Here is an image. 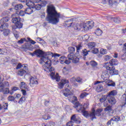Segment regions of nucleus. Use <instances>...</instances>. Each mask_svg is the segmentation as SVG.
Here are the masks:
<instances>
[{
    "mask_svg": "<svg viewBox=\"0 0 126 126\" xmlns=\"http://www.w3.org/2000/svg\"><path fill=\"white\" fill-rule=\"evenodd\" d=\"M109 63L110 65H109V63H103L104 67H106L107 68V66H109V67H115L114 65H118V60L116 59H112L109 62Z\"/></svg>",
    "mask_w": 126,
    "mask_h": 126,
    "instance_id": "nucleus-10",
    "label": "nucleus"
},
{
    "mask_svg": "<svg viewBox=\"0 0 126 126\" xmlns=\"http://www.w3.org/2000/svg\"><path fill=\"white\" fill-rule=\"evenodd\" d=\"M46 4H47V2L46 1H42L40 3L41 7H42L43 6H46Z\"/></svg>",
    "mask_w": 126,
    "mask_h": 126,
    "instance_id": "nucleus-53",
    "label": "nucleus"
},
{
    "mask_svg": "<svg viewBox=\"0 0 126 126\" xmlns=\"http://www.w3.org/2000/svg\"><path fill=\"white\" fill-rule=\"evenodd\" d=\"M64 58V57H61L60 58V62L61 63H64L65 61H64V60H63Z\"/></svg>",
    "mask_w": 126,
    "mask_h": 126,
    "instance_id": "nucleus-55",
    "label": "nucleus"
},
{
    "mask_svg": "<svg viewBox=\"0 0 126 126\" xmlns=\"http://www.w3.org/2000/svg\"><path fill=\"white\" fill-rule=\"evenodd\" d=\"M105 83H107V86L109 87H115L116 86V83L111 80H108Z\"/></svg>",
    "mask_w": 126,
    "mask_h": 126,
    "instance_id": "nucleus-23",
    "label": "nucleus"
},
{
    "mask_svg": "<svg viewBox=\"0 0 126 126\" xmlns=\"http://www.w3.org/2000/svg\"><path fill=\"white\" fill-rule=\"evenodd\" d=\"M65 24L67 27H71V25H72V21L70 20L66 21Z\"/></svg>",
    "mask_w": 126,
    "mask_h": 126,
    "instance_id": "nucleus-39",
    "label": "nucleus"
},
{
    "mask_svg": "<svg viewBox=\"0 0 126 126\" xmlns=\"http://www.w3.org/2000/svg\"><path fill=\"white\" fill-rule=\"evenodd\" d=\"M44 70L45 71H47V72H49V71L51 72L50 75L51 78L53 79V80H56L57 82H59V81L61 80L60 76H59V74L57 73L56 75V73L54 71V70H55V68L53 67H46V69H44Z\"/></svg>",
    "mask_w": 126,
    "mask_h": 126,
    "instance_id": "nucleus-6",
    "label": "nucleus"
},
{
    "mask_svg": "<svg viewBox=\"0 0 126 126\" xmlns=\"http://www.w3.org/2000/svg\"><path fill=\"white\" fill-rule=\"evenodd\" d=\"M106 69L110 71L111 75H118L119 74V70L116 69L115 67H106Z\"/></svg>",
    "mask_w": 126,
    "mask_h": 126,
    "instance_id": "nucleus-11",
    "label": "nucleus"
},
{
    "mask_svg": "<svg viewBox=\"0 0 126 126\" xmlns=\"http://www.w3.org/2000/svg\"><path fill=\"white\" fill-rule=\"evenodd\" d=\"M74 30H77V31H80V26L77 25H74L73 26Z\"/></svg>",
    "mask_w": 126,
    "mask_h": 126,
    "instance_id": "nucleus-50",
    "label": "nucleus"
},
{
    "mask_svg": "<svg viewBox=\"0 0 126 126\" xmlns=\"http://www.w3.org/2000/svg\"><path fill=\"white\" fill-rule=\"evenodd\" d=\"M68 51L70 54L68 55H70V56H74V53L75 52V48L73 47H69L68 48Z\"/></svg>",
    "mask_w": 126,
    "mask_h": 126,
    "instance_id": "nucleus-24",
    "label": "nucleus"
},
{
    "mask_svg": "<svg viewBox=\"0 0 126 126\" xmlns=\"http://www.w3.org/2000/svg\"><path fill=\"white\" fill-rule=\"evenodd\" d=\"M23 65L21 63H19L16 66V69H19V68H21L22 67Z\"/></svg>",
    "mask_w": 126,
    "mask_h": 126,
    "instance_id": "nucleus-59",
    "label": "nucleus"
},
{
    "mask_svg": "<svg viewBox=\"0 0 126 126\" xmlns=\"http://www.w3.org/2000/svg\"><path fill=\"white\" fill-rule=\"evenodd\" d=\"M66 83H69V81L68 80L62 79L61 82L58 84L59 88L60 89H63V86H64V84H66Z\"/></svg>",
    "mask_w": 126,
    "mask_h": 126,
    "instance_id": "nucleus-18",
    "label": "nucleus"
},
{
    "mask_svg": "<svg viewBox=\"0 0 126 126\" xmlns=\"http://www.w3.org/2000/svg\"><path fill=\"white\" fill-rule=\"evenodd\" d=\"M102 33L103 32L102 31V30H101L99 28H98L95 32V34H96V35H97V36H100V35H102Z\"/></svg>",
    "mask_w": 126,
    "mask_h": 126,
    "instance_id": "nucleus-38",
    "label": "nucleus"
},
{
    "mask_svg": "<svg viewBox=\"0 0 126 126\" xmlns=\"http://www.w3.org/2000/svg\"><path fill=\"white\" fill-rule=\"evenodd\" d=\"M18 74L20 75V76H23V75L29 74L27 73V71H26L25 70L21 69V70L18 71Z\"/></svg>",
    "mask_w": 126,
    "mask_h": 126,
    "instance_id": "nucleus-26",
    "label": "nucleus"
},
{
    "mask_svg": "<svg viewBox=\"0 0 126 126\" xmlns=\"http://www.w3.org/2000/svg\"><path fill=\"white\" fill-rule=\"evenodd\" d=\"M104 2L103 3H107V2H108L109 4H114L115 2H117V1L114 0H102Z\"/></svg>",
    "mask_w": 126,
    "mask_h": 126,
    "instance_id": "nucleus-34",
    "label": "nucleus"
},
{
    "mask_svg": "<svg viewBox=\"0 0 126 126\" xmlns=\"http://www.w3.org/2000/svg\"><path fill=\"white\" fill-rule=\"evenodd\" d=\"M55 123L53 122H51L49 123V126H55Z\"/></svg>",
    "mask_w": 126,
    "mask_h": 126,
    "instance_id": "nucleus-62",
    "label": "nucleus"
},
{
    "mask_svg": "<svg viewBox=\"0 0 126 126\" xmlns=\"http://www.w3.org/2000/svg\"><path fill=\"white\" fill-rule=\"evenodd\" d=\"M12 6L15 10H20L22 8H23V5L21 3L15 4V2H13L12 4Z\"/></svg>",
    "mask_w": 126,
    "mask_h": 126,
    "instance_id": "nucleus-17",
    "label": "nucleus"
},
{
    "mask_svg": "<svg viewBox=\"0 0 126 126\" xmlns=\"http://www.w3.org/2000/svg\"><path fill=\"white\" fill-rule=\"evenodd\" d=\"M25 102V97L22 96L18 101L19 104H22Z\"/></svg>",
    "mask_w": 126,
    "mask_h": 126,
    "instance_id": "nucleus-44",
    "label": "nucleus"
},
{
    "mask_svg": "<svg viewBox=\"0 0 126 126\" xmlns=\"http://www.w3.org/2000/svg\"><path fill=\"white\" fill-rule=\"evenodd\" d=\"M103 112V109L99 108L96 110L95 111V115L96 116H97L98 117H100L101 116V113Z\"/></svg>",
    "mask_w": 126,
    "mask_h": 126,
    "instance_id": "nucleus-36",
    "label": "nucleus"
},
{
    "mask_svg": "<svg viewBox=\"0 0 126 126\" xmlns=\"http://www.w3.org/2000/svg\"><path fill=\"white\" fill-rule=\"evenodd\" d=\"M9 21V18L8 17H5L2 18L0 20V31L1 32H3V34L4 36H8L10 33V30L7 29L8 27V24L6 22Z\"/></svg>",
    "mask_w": 126,
    "mask_h": 126,
    "instance_id": "nucleus-5",
    "label": "nucleus"
},
{
    "mask_svg": "<svg viewBox=\"0 0 126 126\" xmlns=\"http://www.w3.org/2000/svg\"><path fill=\"white\" fill-rule=\"evenodd\" d=\"M89 53H91V51H90V50H87L86 49H84V50H83L82 54L84 57H86Z\"/></svg>",
    "mask_w": 126,
    "mask_h": 126,
    "instance_id": "nucleus-33",
    "label": "nucleus"
},
{
    "mask_svg": "<svg viewBox=\"0 0 126 126\" xmlns=\"http://www.w3.org/2000/svg\"><path fill=\"white\" fill-rule=\"evenodd\" d=\"M111 59H112V57L108 55H105L104 56V61H110V60H111Z\"/></svg>",
    "mask_w": 126,
    "mask_h": 126,
    "instance_id": "nucleus-48",
    "label": "nucleus"
},
{
    "mask_svg": "<svg viewBox=\"0 0 126 126\" xmlns=\"http://www.w3.org/2000/svg\"><path fill=\"white\" fill-rule=\"evenodd\" d=\"M29 55L31 56H32V57H34L35 55L38 57V56H42L43 54V51L40 50V49H37L36 51H34L33 53L31 52H29Z\"/></svg>",
    "mask_w": 126,
    "mask_h": 126,
    "instance_id": "nucleus-16",
    "label": "nucleus"
},
{
    "mask_svg": "<svg viewBox=\"0 0 126 126\" xmlns=\"http://www.w3.org/2000/svg\"><path fill=\"white\" fill-rule=\"evenodd\" d=\"M41 7H42V6H41L40 4H35V3H34V5L32 6V8L33 9V11H35V10H40Z\"/></svg>",
    "mask_w": 126,
    "mask_h": 126,
    "instance_id": "nucleus-22",
    "label": "nucleus"
},
{
    "mask_svg": "<svg viewBox=\"0 0 126 126\" xmlns=\"http://www.w3.org/2000/svg\"><path fill=\"white\" fill-rule=\"evenodd\" d=\"M76 48L77 49L76 54H78L79 53V51L82 49V46H81V45L79 44V45L76 46Z\"/></svg>",
    "mask_w": 126,
    "mask_h": 126,
    "instance_id": "nucleus-47",
    "label": "nucleus"
},
{
    "mask_svg": "<svg viewBox=\"0 0 126 126\" xmlns=\"http://www.w3.org/2000/svg\"><path fill=\"white\" fill-rule=\"evenodd\" d=\"M43 53L41 56L37 55V57L41 58V62H40V64H42L43 63H45L46 66H48L47 67H51L52 66V61L49 59V57L55 58L61 57V55L57 53L53 54L52 52H45L43 51Z\"/></svg>",
    "mask_w": 126,
    "mask_h": 126,
    "instance_id": "nucleus-2",
    "label": "nucleus"
},
{
    "mask_svg": "<svg viewBox=\"0 0 126 126\" xmlns=\"http://www.w3.org/2000/svg\"><path fill=\"white\" fill-rule=\"evenodd\" d=\"M12 22L14 23L15 26H12V28L13 30L15 29H20L22 28L23 24L21 23V18L20 17H14L12 19Z\"/></svg>",
    "mask_w": 126,
    "mask_h": 126,
    "instance_id": "nucleus-7",
    "label": "nucleus"
},
{
    "mask_svg": "<svg viewBox=\"0 0 126 126\" xmlns=\"http://www.w3.org/2000/svg\"><path fill=\"white\" fill-rule=\"evenodd\" d=\"M26 85V84L25 83V82H21V87H24V86H25Z\"/></svg>",
    "mask_w": 126,
    "mask_h": 126,
    "instance_id": "nucleus-63",
    "label": "nucleus"
},
{
    "mask_svg": "<svg viewBox=\"0 0 126 126\" xmlns=\"http://www.w3.org/2000/svg\"><path fill=\"white\" fill-rule=\"evenodd\" d=\"M26 41V38H21L20 40L17 41V43L19 45H21V44H23L24 42Z\"/></svg>",
    "mask_w": 126,
    "mask_h": 126,
    "instance_id": "nucleus-41",
    "label": "nucleus"
},
{
    "mask_svg": "<svg viewBox=\"0 0 126 126\" xmlns=\"http://www.w3.org/2000/svg\"><path fill=\"white\" fill-rule=\"evenodd\" d=\"M101 78L103 79L104 81H97L94 83V85L99 84V83H103V82H106L109 80V74H108V71H104L102 72L101 75Z\"/></svg>",
    "mask_w": 126,
    "mask_h": 126,
    "instance_id": "nucleus-9",
    "label": "nucleus"
},
{
    "mask_svg": "<svg viewBox=\"0 0 126 126\" xmlns=\"http://www.w3.org/2000/svg\"><path fill=\"white\" fill-rule=\"evenodd\" d=\"M100 54L101 55H106V54H107L108 53V52L107 51L106 49H104L103 48H101L100 49Z\"/></svg>",
    "mask_w": 126,
    "mask_h": 126,
    "instance_id": "nucleus-43",
    "label": "nucleus"
},
{
    "mask_svg": "<svg viewBox=\"0 0 126 126\" xmlns=\"http://www.w3.org/2000/svg\"><path fill=\"white\" fill-rule=\"evenodd\" d=\"M89 48L92 50L94 48H95V42H91L89 44Z\"/></svg>",
    "mask_w": 126,
    "mask_h": 126,
    "instance_id": "nucleus-40",
    "label": "nucleus"
},
{
    "mask_svg": "<svg viewBox=\"0 0 126 126\" xmlns=\"http://www.w3.org/2000/svg\"><path fill=\"white\" fill-rule=\"evenodd\" d=\"M67 58L68 60L72 61V63H77L79 62V58L75 57V55H68Z\"/></svg>",
    "mask_w": 126,
    "mask_h": 126,
    "instance_id": "nucleus-14",
    "label": "nucleus"
},
{
    "mask_svg": "<svg viewBox=\"0 0 126 126\" xmlns=\"http://www.w3.org/2000/svg\"><path fill=\"white\" fill-rule=\"evenodd\" d=\"M90 24V21L88 22V25H84L83 26V28L85 30H89L90 29H92V26L89 25Z\"/></svg>",
    "mask_w": 126,
    "mask_h": 126,
    "instance_id": "nucleus-32",
    "label": "nucleus"
},
{
    "mask_svg": "<svg viewBox=\"0 0 126 126\" xmlns=\"http://www.w3.org/2000/svg\"><path fill=\"white\" fill-rule=\"evenodd\" d=\"M70 121L66 123V126H73V124H80L81 121L80 118L77 116L76 114H74L71 116Z\"/></svg>",
    "mask_w": 126,
    "mask_h": 126,
    "instance_id": "nucleus-8",
    "label": "nucleus"
},
{
    "mask_svg": "<svg viewBox=\"0 0 126 126\" xmlns=\"http://www.w3.org/2000/svg\"><path fill=\"white\" fill-rule=\"evenodd\" d=\"M108 99V95H102V97L100 98L99 101L101 103L104 102L103 105L104 107H107L108 105V103L106 102V100Z\"/></svg>",
    "mask_w": 126,
    "mask_h": 126,
    "instance_id": "nucleus-20",
    "label": "nucleus"
},
{
    "mask_svg": "<svg viewBox=\"0 0 126 126\" xmlns=\"http://www.w3.org/2000/svg\"><path fill=\"white\" fill-rule=\"evenodd\" d=\"M8 86H9V83L7 81L0 82V92H1L3 94L12 95L15 91L18 90V88L14 87L12 88L11 90L9 91V88H6Z\"/></svg>",
    "mask_w": 126,
    "mask_h": 126,
    "instance_id": "nucleus-4",
    "label": "nucleus"
},
{
    "mask_svg": "<svg viewBox=\"0 0 126 126\" xmlns=\"http://www.w3.org/2000/svg\"><path fill=\"white\" fill-rule=\"evenodd\" d=\"M89 106V103L87 102L82 105L79 103V102H76L74 103L73 107L76 109L78 113H82L83 116L86 118V119H89V112L86 111L87 109H88Z\"/></svg>",
    "mask_w": 126,
    "mask_h": 126,
    "instance_id": "nucleus-3",
    "label": "nucleus"
},
{
    "mask_svg": "<svg viewBox=\"0 0 126 126\" xmlns=\"http://www.w3.org/2000/svg\"><path fill=\"white\" fill-rule=\"evenodd\" d=\"M103 90V85H98L96 88V91L97 92H101Z\"/></svg>",
    "mask_w": 126,
    "mask_h": 126,
    "instance_id": "nucleus-35",
    "label": "nucleus"
},
{
    "mask_svg": "<svg viewBox=\"0 0 126 126\" xmlns=\"http://www.w3.org/2000/svg\"><path fill=\"white\" fill-rule=\"evenodd\" d=\"M121 60L123 62H126V54L124 53L121 56Z\"/></svg>",
    "mask_w": 126,
    "mask_h": 126,
    "instance_id": "nucleus-45",
    "label": "nucleus"
},
{
    "mask_svg": "<svg viewBox=\"0 0 126 126\" xmlns=\"http://www.w3.org/2000/svg\"><path fill=\"white\" fill-rule=\"evenodd\" d=\"M123 52H126V43L124 44V47L123 49Z\"/></svg>",
    "mask_w": 126,
    "mask_h": 126,
    "instance_id": "nucleus-64",
    "label": "nucleus"
},
{
    "mask_svg": "<svg viewBox=\"0 0 126 126\" xmlns=\"http://www.w3.org/2000/svg\"><path fill=\"white\" fill-rule=\"evenodd\" d=\"M36 41L39 44H44V45H46V44H47V42H46V41H45L44 40H43V39L40 37H37Z\"/></svg>",
    "mask_w": 126,
    "mask_h": 126,
    "instance_id": "nucleus-31",
    "label": "nucleus"
},
{
    "mask_svg": "<svg viewBox=\"0 0 126 126\" xmlns=\"http://www.w3.org/2000/svg\"><path fill=\"white\" fill-rule=\"evenodd\" d=\"M47 16L46 18V20L48 22V23L53 25H57L60 22L61 13L57 11L56 7L54 5H50L47 6Z\"/></svg>",
    "mask_w": 126,
    "mask_h": 126,
    "instance_id": "nucleus-1",
    "label": "nucleus"
},
{
    "mask_svg": "<svg viewBox=\"0 0 126 126\" xmlns=\"http://www.w3.org/2000/svg\"><path fill=\"white\" fill-rule=\"evenodd\" d=\"M23 88H24L25 89H26L27 91H30V88L28 86H27V84H26L25 86L23 87Z\"/></svg>",
    "mask_w": 126,
    "mask_h": 126,
    "instance_id": "nucleus-58",
    "label": "nucleus"
},
{
    "mask_svg": "<svg viewBox=\"0 0 126 126\" xmlns=\"http://www.w3.org/2000/svg\"><path fill=\"white\" fill-rule=\"evenodd\" d=\"M25 12L26 14H32L34 12V9L31 7H29L25 10Z\"/></svg>",
    "mask_w": 126,
    "mask_h": 126,
    "instance_id": "nucleus-21",
    "label": "nucleus"
},
{
    "mask_svg": "<svg viewBox=\"0 0 126 126\" xmlns=\"http://www.w3.org/2000/svg\"><path fill=\"white\" fill-rule=\"evenodd\" d=\"M117 94L118 93L117 92V91H112L109 93L107 95V97H114V96H116Z\"/></svg>",
    "mask_w": 126,
    "mask_h": 126,
    "instance_id": "nucleus-28",
    "label": "nucleus"
},
{
    "mask_svg": "<svg viewBox=\"0 0 126 126\" xmlns=\"http://www.w3.org/2000/svg\"><path fill=\"white\" fill-rule=\"evenodd\" d=\"M15 99V97L12 95H9L8 97V101L11 102L12 101H14V99Z\"/></svg>",
    "mask_w": 126,
    "mask_h": 126,
    "instance_id": "nucleus-49",
    "label": "nucleus"
},
{
    "mask_svg": "<svg viewBox=\"0 0 126 126\" xmlns=\"http://www.w3.org/2000/svg\"><path fill=\"white\" fill-rule=\"evenodd\" d=\"M21 91L23 96H26V95H27V93H26V90L22 89Z\"/></svg>",
    "mask_w": 126,
    "mask_h": 126,
    "instance_id": "nucleus-54",
    "label": "nucleus"
},
{
    "mask_svg": "<svg viewBox=\"0 0 126 126\" xmlns=\"http://www.w3.org/2000/svg\"><path fill=\"white\" fill-rule=\"evenodd\" d=\"M26 4L29 7H32L34 5V1L31 0H26Z\"/></svg>",
    "mask_w": 126,
    "mask_h": 126,
    "instance_id": "nucleus-25",
    "label": "nucleus"
},
{
    "mask_svg": "<svg viewBox=\"0 0 126 126\" xmlns=\"http://www.w3.org/2000/svg\"><path fill=\"white\" fill-rule=\"evenodd\" d=\"M30 85L31 87H33L35 84H38V81L36 77L31 76L30 78Z\"/></svg>",
    "mask_w": 126,
    "mask_h": 126,
    "instance_id": "nucleus-13",
    "label": "nucleus"
},
{
    "mask_svg": "<svg viewBox=\"0 0 126 126\" xmlns=\"http://www.w3.org/2000/svg\"><path fill=\"white\" fill-rule=\"evenodd\" d=\"M111 121H112V122H120L122 120H121V117L119 116H116L111 118Z\"/></svg>",
    "mask_w": 126,
    "mask_h": 126,
    "instance_id": "nucleus-30",
    "label": "nucleus"
},
{
    "mask_svg": "<svg viewBox=\"0 0 126 126\" xmlns=\"http://www.w3.org/2000/svg\"><path fill=\"white\" fill-rule=\"evenodd\" d=\"M76 81L77 82H78V83H82V78H81L80 77H77L76 79L74 78H72L70 79V81L71 82H73V81Z\"/></svg>",
    "mask_w": 126,
    "mask_h": 126,
    "instance_id": "nucleus-29",
    "label": "nucleus"
},
{
    "mask_svg": "<svg viewBox=\"0 0 126 126\" xmlns=\"http://www.w3.org/2000/svg\"><path fill=\"white\" fill-rule=\"evenodd\" d=\"M90 64L92 66V67H94L96 69H98V67H97V65H98V63L96 62L95 61H91L90 62Z\"/></svg>",
    "mask_w": 126,
    "mask_h": 126,
    "instance_id": "nucleus-27",
    "label": "nucleus"
},
{
    "mask_svg": "<svg viewBox=\"0 0 126 126\" xmlns=\"http://www.w3.org/2000/svg\"><path fill=\"white\" fill-rule=\"evenodd\" d=\"M92 50H93L92 51V52L91 51V53H93V54H98V52H99V50H98V49L95 48V47L93 48Z\"/></svg>",
    "mask_w": 126,
    "mask_h": 126,
    "instance_id": "nucleus-46",
    "label": "nucleus"
},
{
    "mask_svg": "<svg viewBox=\"0 0 126 126\" xmlns=\"http://www.w3.org/2000/svg\"><path fill=\"white\" fill-rule=\"evenodd\" d=\"M19 14H20L21 16H24L25 15V11L20 10V12H19Z\"/></svg>",
    "mask_w": 126,
    "mask_h": 126,
    "instance_id": "nucleus-52",
    "label": "nucleus"
},
{
    "mask_svg": "<svg viewBox=\"0 0 126 126\" xmlns=\"http://www.w3.org/2000/svg\"><path fill=\"white\" fill-rule=\"evenodd\" d=\"M21 49H22L23 50H24V51L27 52L28 50L29 51H33L34 48L33 47V46H32V45H31V44L26 43L24 45H23L21 47Z\"/></svg>",
    "mask_w": 126,
    "mask_h": 126,
    "instance_id": "nucleus-12",
    "label": "nucleus"
},
{
    "mask_svg": "<svg viewBox=\"0 0 126 126\" xmlns=\"http://www.w3.org/2000/svg\"><path fill=\"white\" fill-rule=\"evenodd\" d=\"M113 21H114L115 23H120L121 19H120V18L115 17L113 19Z\"/></svg>",
    "mask_w": 126,
    "mask_h": 126,
    "instance_id": "nucleus-51",
    "label": "nucleus"
},
{
    "mask_svg": "<svg viewBox=\"0 0 126 126\" xmlns=\"http://www.w3.org/2000/svg\"><path fill=\"white\" fill-rule=\"evenodd\" d=\"M14 96H15V99H16V98H17L18 99H19V98L21 97V95L20 94H14Z\"/></svg>",
    "mask_w": 126,
    "mask_h": 126,
    "instance_id": "nucleus-60",
    "label": "nucleus"
},
{
    "mask_svg": "<svg viewBox=\"0 0 126 126\" xmlns=\"http://www.w3.org/2000/svg\"><path fill=\"white\" fill-rule=\"evenodd\" d=\"M3 107L4 110H7V107H8V104L7 103H4L3 104Z\"/></svg>",
    "mask_w": 126,
    "mask_h": 126,
    "instance_id": "nucleus-57",
    "label": "nucleus"
},
{
    "mask_svg": "<svg viewBox=\"0 0 126 126\" xmlns=\"http://www.w3.org/2000/svg\"><path fill=\"white\" fill-rule=\"evenodd\" d=\"M5 53V49H0V54L1 55H3Z\"/></svg>",
    "mask_w": 126,
    "mask_h": 126,
    "instance_id": "nucleus-61",
    "label": "nucleus"
},
{
    "mask_svg": "<svg viewBox=\"0 0 126 126\" xmlns=\"http://www.w3.org/2000/svg\"><path fill=\"white\" fill-rule=\"evenodd\" d=\"M88 95H89V94L86 92L82 93L80 95V98L81 99H83L84 98H85V97H86V96Z\"/></svg>",
    "mask_w": 126,
    "mask_h": 126,
    "instance_id": "nucleus-37",
    "label": "nucleus"
},
{
    "mask_svg": "<svg viewBox=\"0 0 126 126\" xmlns=\"http://www.w3.org/2000/svg\"><path fill=\"white\" fill-rule=\"evenodd\" d=\"M96 111L94 108L92 109V111L89 112V118H90V120L91 121H93L94 120V119L96 118Z\"/></svg>",
    "mask_w": 126,
    "mask_h": 126,
    "instance_id": "nucleus-15",
    "label": "nucleus"
},
{
    "mask_svg": "<svg viewBox=\"0 0 126 126\" xmlns=\"http://www.w3.org/2000/svg\"><path fill=\"white\" fill-rule=\"evenodd\" d=\"M107 101L111 105H115L117 103V100L115 97H107Z\"/></svg>",
    "mask_w": 126,
    "mask_h": 126,
    "instance_id": "nucleus-19",
    "label": "nucleus"
},
{
    "mask_svg": "<svg viewBox=\"0 0 126 126\" xmlns=\"http://www.w3.org/2000/svg\"><path fill=\"white\" fill-rule=\"evenodd\" d=\"M110 111H112V106L110 105H108L104 108V112H110Z\"/></svg>",
    "mask_w": 126,
    "mask_h": 126,
    "instance_id": "nucleus-42",
    "label": "nucleus"
},
{
    "mask_svg": "<svg viewBox=\"0 0 126 126\" xmlns=\"http://www.w3.org/2000/svg\"><path fill=\"white\" fill-rule=\"evenodd\" d=\"M71 93H63V94L65 97H68V96L70 95Z\"/></svg>",
    "mask_w": 126,
    "mask_h": 126,
    "instance_id": "nucleus-56",
    "label": "nucleus"
}]
</instances>
